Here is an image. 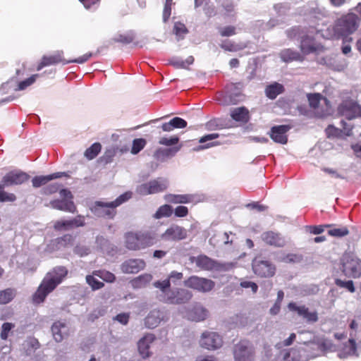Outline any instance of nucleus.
<instances>
[{"mask_svg":"<svg viewBox=\"0 0 361 361\" xmlns=\"http://www.w3.org/2000/svg\"><path fill=\"white\" fill-rule=\"evenodd\" d=\"M290 311L296 312L300 317H302L308 323H314L318 321V314L316 311L310 312L305 305H298L295 302H290L288 305Z\"/></svg>","mask_w":361,"mask_h":361,"instance_id":"obj_16","label":"nucleus"},{"mask_svg":"<svg viewBox=\"0 0 361 361\" xmlns=\"http://www.w3.org/2000/svg\"><path fill=\"white\" fill-rule=\"evenodd\" d=\"M240 97V94H235L234 97L231 96V94L227 92L225 95V99L224 101H221L219 99L218 100L224 105H229L235 104L238 101V97Z\"/></svg>","mask_w":361,"mask_h":361,"instance_id":"obj_58","label":"nucleus"},{"mask_svg":"<svg viewBox=\"0 0 361 361\" xmlns=\"http://www.w3.org/2000/svg\"><path fill=\"white\" fill-rule=\"evenodd\" d=\"M359 18L354 13H348L338 19L334 26V35L337 37L348 38V35L353 33L359 26Z\"/></svg>","mask_w":361,"mask_h":361,"instance_id":"obj_5","label":"nucleus"},{"mask_svg":"<svg viewBox=\"0 0 361 361\" xmlns=\"http://www.w3.org/2000/svg\"><path fill=\"white\" fill-rule=\"evenodd\" d=\"M195 195L185 194V195H166L165 200L173 204H187L194 201Z\"/></svg>","mask_w":361,"mask_h":361,"instance_id":"obj_32","label":"nucleus"},{"mask_svg":"<svg viewBox=\"0 0 361 361\" xmlns=\"http://www.w3.org/2000/svg\"><path fill=\"white\" fill-rule=\"evenodd\" d=\"M341 270L349 278L361 276V259L353 254H345L341 259Z\"/></svg>","mask_w":361,"mask_h":361,"instance_id":"obj_6","label":"nucleus"},{"mask_svg":"<svg viewBox=\"0 0 361 361\" xmlns=\"http://www.w3.org/2000/svg\"><path fill=\"white\" fill-rule=\"evenodd\" d=\"M287 37L290 39L301 37V29L300 27H293L286 30Z\"/></svg>","mask_w":361,"mask_h":361,"instance_id":"obj_59","label":"nucleus"},{"mask_svg":"<svg viewBox=\"0 0 361 361\" xmlns=\"http://www.w3.org/2000/svg\"><path fill=\"white\" fill-rule=\"evenodd\" d=\"M93 275L99 277L102 280L108 283H112L115 281V275L106 270H95L93 271Z\"/></svg>","mask_w":361,"mask_h":361,"instance_id":"obj_42","label":"nucleus"},{"mask_svg":"<svg viewBox=\"0 0 361 361\" xmlns=\"http://www.w3.org/2000/svg\"><path fill=\"white\" fill-rule=\"evenodd\" d=\"M174 214L176 217H185L188 214V209L185 206H178L174 209Z\"/></svg>","mask_w":361,"mask_h":361,"instance_id":"obj_62","label":"nucleus"},{"mask_svg":"<svg viewBox=\"0 0 361 361\" xmlns=\"http://www.w3.org/2000/svg\"><path fill=\"white\" fill-rule=\"evenodd\" d=\"M169 181L164 178H157L147 183L139 185L136 188V192L140 195H147L164 192L168 188Z\"/></svg>","mask_w":361,"mask_h":361,"instance_id":"obj_8","label":"nucleus"},{"mask_svg":"<svg viewBox=\"0 0 361 361\" xmlns=\"http://www.w3.org/2000/svg\"><path fill=\"white\" fill-rule=\"evenodd\" d=\"M240 286L244 288H250L252 289V291L253 293H257V291L258 290V286L255 283L252 282V281H242L240 283Z\"/></svg>","mask_w":361,"mask_h":361,"instance_id":"obj_64","label":"nucleus"},{"mask_svg":"<svg viewBox=\"0 0 361 361\" xmlns=\"http://www.w3.org/2000/svg\"><path fill=\"white\" fill-rule=\"evenodd\" d=\"M183 279V273L173 271L169 274L166 279L164 281H157L153 283V286L159 289L160 293H163L172 290L171 288V283L175 286L179 285Z\"/></svg>","mask_w":361,"mask_h":361,"instance_id":"obj_13","label":"nucleus"},{"mask_svg":"<svg viewBox=\"0 0 361 361\" xmlns=\"http://www.w3.org/2000/svg\"><path fill=\"white\" fill-rule=\"evenodd\" d=\"M181 149V145L169 148H158L154 153V158L160 162H164L173 157Z\"/></svg>","mask_w":361,"mask_h":361,"instance_id":"obj_22","label":"nucleus"},{"mask_svg":"<svg viewBox=\"0 0 361 361\" xmlns=\"http://www.w3.org/2000/svg\"><path fill=\"white\" fill-rule=\"evenodd\" d=\"M131 197L132 192H126L118 197L114 201L110 202L96 201L90 207V210L98 217L113 219L116 213V208L130 200Z\"/></svg>","mask_w":361,"mask_h":361,"instance_id":"obj_2","label":"nucleus"},{"mask_svg":"<svg viewBox=\"0 0 361 361\" xmlns=\"http://www.w3.org/2000/svg\"><path fill=\"white\" fill-rule=\"evenodd\" d=\"M29 176L23 171H11L4 176L2 184L0 185V202H13L16 200V195L13 193H8L4 190L6 186L20 185L25 182Z\"/></svg>","mask_w":361,"mask_h":361,"instance_id":"obj_4","label":"nucleus"},{"mask_svg":"<svg viewBox=\"0 0 361 361\" xmlns=\"http://www.w3.org/2000/svg\"><path fill=\"white\" fill-rule=\"evenodd\" d=\"M221 6L225 11V15L229 17L235 16V5L232 0H222Z\"/></svg>","mask_w":361,"mask_h":361,"instance_id":"obj_46","label":"nucleus"},{"mask_svg":"<svg viewBox=\"0 0 361 361\" xmlns=\"http://www.w3.org/2000/svg\"><path fill=\"white\" fill-rule=\"evenodd\" d=\"M231 116L234 121L243 123H246L250 120L249 111L244 106L233 109L231 111Z\"/></svg>","mask_w":361,"mask_h":361,"instance_id":"obj_29","label":"nucleus"},{"mask_svg":"<svg viewBox=\"0 0 361 361\" xmlns=\"http://www.w3.org/2000/svg\"><path fill=\"white\" fill-rule=\"evenodd\" d=\"M87 10L95 11L99 6L101 0H79Z\"/></svg>","mask_w":361,"mask_h":361,"instance_id":"obj_54","label":"nucleus"},{"mask_svg":"<svg viewBox=\"0 0 361 361\" xmlns=\"http://www.w3.org/2000/svg\"><path fill=\"white\" fill-rule=\"evenodd\" d=\"M349 231L345 226L340 228H332L328 231V234L334 237H343L348 234Z\"/></svg>","mask_w":361,"mask_h":361,"instance_id":"obj_49","label":"nucleus"},{"mask_svg":"<svg viewBox=\"0 0 361 361\" xmlns=\"http://www.w3.org/2000/svg\"><path fill=\"white\" fill-rule=\"evenodd\" d=\"M184 285L199 292L207 293L214 288L215 283L211 279L191 276L184 281Z\"/></svg>","mask_w":361,"mask_h":361,"instance_id":"obj_12","label":"nucleus"},{"mask_svg":"<svg viewBox=\"0 0 361 361\" xmlns=\"http://www.w3.org/2000/svg\"><path fill=\"white\" fill-rule=\"evenodd\" d=\"M197 267L204 270L228 271L233 267V263H221L206 255H200L195 259Z\"/></svg>","mask_w":361,"mask_h":361,"instance_id":"obj_10","label":"nucleus"},{"mask_svg":"<svg viewBox=\"0 0 361 361\" xmlns=\"http://www.w3.org/2000/svg\"><path fill=\"white\" fill-rule=\"evenodd\" d=\"M290 128L288 125L274 126L271 128L269 135L275 142L284 145L288 142L287 133Z\"/></svg>","mask_w":361,"mask_h":361,"instance_id":"obj_17","label":"nucleus"},{"mask_svg":"<svg viewBox=\"0 0 361 361\" xmlns=\"http://www.w3.org/2000/svg\"><path fill=\"white\" fill-rule=\"evenodd\" d=\"M342 114L348 120L361 116V106L353 102H346L340 106Z\"/></svg>","mask_w":361,"mask_h":361,"instance_id":"obj_19","label":"nucleus"},{"mask_svg":"<svg viewBox=\"0 0 361 361\" xmlns=\"http://www.w3.org/2000/svg\"><path fill=\"white\" fill-rule=\"evenodd\" d=\"M152 279V276L149 274H141L133 279L131 281V286L133 288L139 289L147 286Z\"/></svg>","mask_w":361,"mask_h":361,"instance_id":"obj_36","label":"nucleus"},{"mask_svg":"<svg viewBox=\"0 0 361 361\" xmlns=\"http://www.w3.org/2000/svg\"><path fill=\"white\" fill-rule=\"evenodd\" d=\"M261 237L264 243L271 246L282 247L286 243L285 238L281 233L272 231L264 232Z\"/></svg>","mask_w":361,"mask_h":361,"instance_id":"obj_20","label":"nucleus"},{"mask_svg":"<svg viewBox=\"0 0 361 361\" xmlns=\"http://www.w3.org/2000/svg\"><path fill=\"white\" fill-rule=\"evenodd\" d=\"M164 314L159 310L151 311L145 318V326L149 329L157 327L164 320Z\"/></svg>","mask_w":361,"mask_h":361,"instance_id":"obj_26","label":"nucleus"},{"mask_svg":"<svg viewBox=\"0 0 361 361\" xmlns=\"http://www.w3.org/2000/svg\"><path fill=\"white\" fill-rule=\"evenodd\" d=\"M305 14L318 18L319 15H322V11L316 3H310L307 6Z\"/></svg>","mask_w":361,"mask_h":361,"instance_id":"obj_47","label":"nucleus"},{"mask_svg":"<svg viewBox=\"0 0 361 361\" xmlns=\"http://www.w3.org/2000/svg\"><path fill=\"white\" fill-rule=\"evenodd\" d=\"M307 99L310 106L314 109L318 107L319 102L322 99V95L319 93L308 94Z\"/></svg>","mask_w":361,"mask_h":361,"instance_id":"obj_53","label":"nucleus"},{"mask_svg":"<svg viewBox=\"0 0 361 361\" xmlns=\"http://www.w3.org/2000/svg\"><path fill=\"white\" fill-rule=\"evenodd\" d=\"M66 325L60 321L56 322L51 326V332L54 340L56 342L63 341L65 335H66Z\"/></svg>","mask_w":361,"mask_h":361,"instance_id":"obj_31","label":"nucleus"},{"mask_svg":"<svg viewBox=\"0 0 361 361\" xmlns=\"http://www.w3.org/2000/svg\"><path fill=\"white\" fill-rule=\"evenodd\" d=\"M229 121L224 118H214L206 123V128L209 130H216L231 127Z\"/></svg>","mask_w":361,"mask_h":361,"instance_id":"obj_34","label":"nucleus"},{"mask_svg":"<svg viewBox=\"0 0 361 361\" xmlns=\"http://www.w3.org/2000/svg\"><path fill=\"white\" fill-rule=\"evenodd\" d=\"M106 312V308L103 307H99L94 309L91 313L88 315V320L91 322H94L95 319L102 317L105 314Z\"/></svg>","mask_w":361,"mask_h":361,"instance_id":"obj_52","label":"nucleus"},{"mask_svg":"<svg viewBox=\"0 0 361 361\" xmlns=\"http://www.w3.org/2000/svg\"><path fill=\"white\" fill-rule=\"evenodd\" d=\"M283 90L284 87L282 85L275 82L267 87L265 93L268 98L274 99L279 94H281Z\"/></svg>","mask_w":361,"mask_h":361,"instance_id":"obj_37","label":"nucleus"},{"mask_svg":"<svg viewBox=\"0 0 361 361\" xmlns=\"http://www.w3.org/2000/svg\"><path fill=\"white\" fill-rule=\"evenodd\" d=\"M85 225V218L83 216L78 215L71 220L59 221L54 224L56 230L68 229L73 227L83 226Z\"/></svg>","mask_w":361,"mask_h":361,"instance_id":"obj_24","label":"nucleus"},{"mask_svg":"<svg viewBox=\"0 0 361 361\" xmlns=\"http://www.w3.org/2000/svg\"><path fill=\"white\" fill-rule=\"evenodd\" d=\"M188 32V30L185 24L181 22H176L173 25V33L178 37V39H183L185 35Z\"/></svg>","mask_w":361,"mask_h":361,"instance_id":"obj_44","label":"nucleus"},{"mask_svg":"<svg viewBox=\"0 0 361 361\" xmlns=\"http://www.w3.org/2000/svg\"><path fill=\"white\" fill-rule=\"evenodd\" d=\"M86 281L87 283L91 286L92 290H99L104 287V283L98 281L93 276L87 275L86 276Z\"/></svg>","mask_w":361,"mask_h":361,"instance_id":"obj_51","label":"nucleus"},{"mask_svg":"<svg viewBox=\"0 0 361 361\" xmlns=\"http://www.w3.org/2000/svg\"><path fill=\"white\" fill-rule=\"evenodd\" d=\"M200 343L202 348L214 350L222 345L223 340L221 336L216 332L205 331L202 334Z\"/></svg>","mask_w":361,"mask_h":361,"instance_id":"obj_14","label":"nucleus"},{"mask_svg":"<svg viewBox=\"0 0 361 361\" xmlns=\"http://www.w3.org/2000/svg\"><path fill=\"white\" fill-rule=\"evenodd\" d=\"M63 176H65V173L57 172V173H52L51 175H47V176H35L32 180V185L35 188H39L42 185H44L49 181H50L53 179L61 178Z\"/></svg>","mask_w":361,"mask_h":361,"instance_id":"obj_30","label":"nucleus"},{"mask_svg":"<svg viewBox=\"0 0 361 361\" xmlns=\"http://www.w3.org/2000/svg\"><path fill=\"white\" fill-rule=\"evenodd\" d=\"M173 212V207L169 204L161 206L153 215L155 219H160L164 217H169Z\"/></svg>","mask_w":361,"mask_h":361,"instance_id":"obj_41","label":"nucleus"},{"mask_svg":"<svg viewBox=\"0 0 361 361\" xmlns=\"http://www.w3.org/2000/svg\"><path fill=\"white\" fill-rule=\"evenodd\" d=\"M221 48L225 51H238L247 47V44L243 42L235 43L230 40H224L220 44Z\"/></svg>","mask_w":361,"mask_h":361,"instance_id":"obj_38","label":"nucleus"},{"mask_svg":"<svg viewBox=\"0 0 361 361\" xmlns=\"http://www.w3.org/2000/svg\"><path fill=\"white\" fill-rule=\"evenodd\" d=\"M145 262L140 259H130L121 265V269L125 274H136L144 269Z\"/></svg>","mask_w":361,"mask_h":361,"instance_id":"obj_21","label":"nucleus"},{"mask_svg":"<svg viewBox=\"0 0 361 361\" xmlns=\"http://www.w3.org/2000/svg\"><path fill=\"white\" fill-rule=\"evenodd\" d=\"M157 297L161 302L180 305L188 302L192 298V294L190 290L185 288H175L169 292L159 293Z\"/></svg>","mask_w":361,"mask_h":361,"instance_id":"obj_7","label":"nucleus"},{"mask_svg":"<svg viewBox=\"0 0 361 361\" xmlns=\"http://www.w3.org/2000/svg\"><path fill=\"white\" fill-rule=\"evenodd\" d=\"M356 343L354 338H350L347 343L343 345L341 351L338 353L340 358H345L348 356L356 355Z\"/></svg>","mask_w":361,"mask_h":361,"instance_id":"obj_35","label":"nucleus"},{"mask_svg":"<svg viewBox=\"0 0 361 361\" xmlns=\"http://www.w3.org/2000/svg\"><path fill=\"white\" fill-rule=\"evenodd\" d=\"M130 315L128 313H121L117 314L114 319L118 321L121 324L126 325L128 323Z\"/></svg>","mask_w":361,"mask_h":361,"instance_id":"obj_63","label":"nucleus"},{"mask_svg":"<svg viewBox=\"0 0 361 361\" xmlns=\"http://www.w3.org/2000/svg\"><path fill=\"white\" fill-rule=\"evenodd\" d=\"M67 274V269L61 266L56 267L47 273L32 296L33 302L35 304L43 302L47 296L63 281Z\"/></svg>","mask_w":361,"mask_h":361,"instance_id":"obj_1","label":"nucleus"},{"mask_svg":"<svg viewBox=\"0 0 361 361\" xmlns=\"http://www.w3.org/2000/svg\"><path fill=\"white\" fill-rule=\"evenodd\" d=\"M14 326L15 325L12 323H4L1 326V338L2 340H6L8 338L9 332L13 328H14Z\"/></svg>","mask_w":361,"mask_h":361,"instance_id":"obj_55","label":"nucleus"},{"mask_svg":"<svg viewBox=\"0 0 361 361\" xmlns=\"http://www.w3.org/2000/svg\"><path fill=\"white\" fill-rule=\"evenodd\" d=\"M102 146L100 143L95 142L86 149L85 156L90 160L93 159L100 152Z\"/></svg>","mask_w":361,"mask_h":361,"instance_id":"obj_43","label":"nucleus"},{"mask_svg":"<svg viewBox=\"0 0 361 361\" xmlns=\"http://www.w3.org/2000/svg\"><path fill=\"white\" fill-rule=\"evenodd\" d=\"M171 121L174 128H183L187 126V121L180 117H175Z\"/></svg>","mask_w":361,"mask_h":361,"instance_id":"obj_60","label":"nucleus"},{"mask_svg":"<svg viewBox=\"0 0 361 361\" xmlns=\"http://www.w3.org/2000/svg\"><path fill=\"white\" fill-rule=\"evenodd\" d=\"M219 32L222 37H230L235 35V27L232 25H228L219 28Z\"/></svg>","mask_w":361,"mask_h":361,"instance_id":"obj_56","label":"nucleus"},{"mask_svg":"<svg viewBox=\"0 0 361 361\" xmlns=\"http://www.w3.org/2000/svg\"><path fill=\"white\" fill-rule=\"evenodd\" d=\"M281 59L285 63L293 61H302L304 56L296 50L292 49H284L279 53Z\"/></svg>","mask_w":361,"mask_h":361,"instance_id":"obj_25","label":"nucleus"},{"mask_svg":"<svg viewBox=\"0 0 361 361\" xmlns=\"http://www.w3.org/2000/svg\"><path fill=\"white\" fill-rule=\"evenodd\" d=\"M16 291L13 288H6L0 291V304L5 305L10 302L16 296Z\"/></svg>","mask_w":361,"mask_h":361,"instance_id":"obj_40","label":"nucleus"},{"mask_svg":"<svg viewBox=\"0 0 361 361\" xmlns=\"http://www.w3.org/2000/svg\"><path fill=\"white\" fill-rule=\"evenodd\" d=\"M62 53L57 52L56 54L51 56H44L42 59L41 62L37 67V71L42 70L44 67L54 65L60 62H63Z\"/></svg>","mask_w":361,"mask_h":361,"instance_id":"obj_33","label":"nucleus"},{"mask_svg":"<svg viewBox=\"0 0 361 361\" xmlns=\"http://www.w3.org/2000/svg\"><path fill=\"white\" fill-rule=\"evenodd\" d=\"M154 234L150 231L129 232L126 234V247L132 250L144 249L154 245Z\"/></svg>","mask_w":361,"mask_h":361,"instance_id":"obj_3","label":"nucleus"},{"mask_svg":"<svg viewBox=\"0 0 361 361\" xmlns=\"http://www.w3.org/2000/svg\"><path fill=\"white\" fill-rule=\"evenodd\" d=\"M252 269L255 274L261 277L272 276L275 272V267L269 261L257 257L252 261Z\"/></svg>","mask_w":361,"mask_h":361,"instance_id":"obj_15","label":"nucleus"},{"mask_svg":"<svg viewBox=\"0 0 361 361\" xmlns=\"http://www.w3.org/2000/svg\"><path fill=\"white\" fill-rule=\"evenodd\" d=\"M74 252L80 257H84L87 255L90 252V250L86 246L77 245L74 248Z\"/></svg>","mask_w":361,"mask_h":361,"instance_id":"obj_61","label":"nucleus"},{"mask_svg":"<svg viewBox=\"0 0 361 361\" xmlns=\"http://www.w3.org/2000/svg\"><path fill=\"white\" fill-rule=\"evenodd\" d=\"M208 310L200 305H195L188 312V317L190 320L200 322L208 317Z\"/></svg>","mask_w":361,"mask_h":361,"instance_id":"obj_27","label":"nucleus"},{"mask_svg":"<svg viewBox=\"0 0 361 361\" xmlns=\"http://www.w3.org/2000/svg\"><path fill=\"white\" fill-rule=\"evenodd\" d=\"M38 77H39L38 74H35V75H32V76H30L29 78H27L26 80L20 82L18 83V88L16 90H25L27 87L32 85L35 82L36 79Z\"/></svg>","mask_w":361,"mask_h":361,"instance_id":"obj_50","label":"nucleus"},{"mask_svg":"<svg viewBox=\"0 0 361 361\" xmlns=\"http://www.w3.org/2000/svg\"><path fill=\"white\" fill-rule=\"evenodd\" d=\"M61 200H54L50 202L51 206L56 209L75 213L76 207L73 201V195L68 189H61L59 191Z\"/></svg>","mask_w":361,"mask_h":361,"instance_id":"obj_9","label":"nucleus"},{"mask_svg":"<svg viewBox=\"0 0 361 361\" xmlns=\"http://www.w3.org/2000/svg\"><path fill=\"white\" fill-rule=\"evenodd\" d=\"M178 142H179L178 137L173 136L169 138H168V137L160 138V140H159V144H160L161 145L170 147V146L176 145V144H178Z\"/></svg>","mask_w":361,"mask_h":361,"instance_id":"obj_57","label":"nucleus"},{"mask_svg":"<svg viewBox=\"0 0 361 361\" xmlns=\"http://www.w3.org/2000/svg\"><path fill=\"white\" fill-rule=\"evenodd\" d=\"M147 145V140L144 138H136L133 141L131 153L133 154H138L142 149L145 148Z\"/></svg>","mask_w":361,"mask_h":361,"instance_id":"obj_45","label":"nucleus"},{"mask_svg":"<svg viewBox=\"0 0 361 361\" xmlns=\"http://www.w3.org/2000/svg\"><path fill=\"white\" fill-rule=\"evenodd\" d=\"M154 340V335L148 334L139 341L137 344L138 350L143 358H146L149 356V344L152 343Z\"/></svg>","mask_w":361,"mask_h":361,"instance_id":"obj_28","label":"nucleus"},{"mask_svg":"<svg viewBox=\"0 0 361 361\" xmlns=\"http://www.w3.org/2000/svg\"><path fill=\"white\" fill-rule=\"evenodd\" d=\"M233 355L235 361H253L254 347L248 341H240L234 346Z\"/></svg>","mask_w":361,"mask_h":361,"instance_id":"obj_11","label":"nucleus"},{"mask_svg":"<svg viewBox=\"0 0 361 361\" xmlns=\"http://www.w3.org/2000/svg\"><path fill=\"white\" fill-rule=\"evenodd\" d=\"M335 284L340 288L347 289L350 293H354L355 291L353 281L351 280L343 281L341 279H336L335 280Z\"/></svg>","mask_w":361,"mask_h":361,"instance_id":"obj_48","label":"nucleus"},{"mask_svg":"<svg viewBox=\"0 0 361 361\" xmlns=\"http://www.w3.org/2000/svg\"><path fill=\"white\" fill-rule=\"evenodd\" d=\"M319 49V46L316 44L313 37L307 35L301 37L300 49L303 56L314 53Z\"/></svg>","mask_w":361,"mask_h":361,"instance_id":"obj_23","label":"nucleus"},{"mask_svg":"<svg viewBox=\"0 0 361 361\" xmlns=\"http://www.w3.org/2000/svg\"><path fill=\"white\" fill-rule=\"evenodd\" d=\"M161 238L166 240L178 241L187 238V231L183 227L172 225L162 234Z\"/></svg>","mask_w":361,"mask_h":361,"instance_id":"obj_18","label":"nucleus"},{"mask_svg":"<svg viewBox=\"0 0 361 361\" xmlns=\"http://www.w3.org/2000/svg\"><path fill=\"white\" fill-rule=\"evenodd\" d=\"M135 37V32L133 30H129L125 34H118L113 39L116 42L128 44L134 40Z\"/></svg>","mask_w":361,"mask_h":361,"instance_id":"obj_39","label":"nucleus"}]
</instances>
